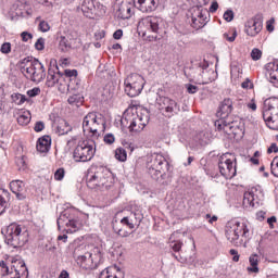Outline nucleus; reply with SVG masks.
Returning <instances> with one entry per match:
<instances>
[{
  "label": "nucleus",
  "mask_w": 278,
  "mask_h": 278,
  "mask_svg": "<svg viewBox=\"0 0 278 278\" xmlns=\"http://www.w3.org/2000/svg\"><path fill=\"white\" fill-rule=\"evenodd\" d=\"M59 92L65 94V92H76L81 93L84 92V85H81V80L79 78H72L61 87H59Z\"/></svg>",
  "instance_id": "nucleus-19"
},
{
  "label": "nucleus",
  "mask_w": 278,
  "mask_h": 278,
  "mask_svg": "<svg viewBox=\"0 0 278 278\" xmlns=\"http://www.w3.org/2000/svg\"><path fill=\"white\" fill-rule=\"evenodd\" d=\"M67 102L70 105H76V108H79L81 103H84V96L81 93H74L68 97Z\"/></svg>",
  "instance_id": "nucleus-31"
},
{
  "label": "nucleus",
  "mask_w": 278,
  "mask_h": 278,
  "mask_svg": "<svg viewBox=\"0 0 278 278\" xmlns=\"http://www.w3.org/2000/svg\"><path fill=\"white\" fill-rule=\"evenodd\" d=\"M51 149V137L46 135L38 139L37 141V151L39 153H49Z\"/></svg>",
  "instance_id": "nucleus-25"
},
{
  "label": "nucleus",
  "mask_w": 278,
  "mask_h": 278,
  "mask_svg": "<svg viewBox=\"0 0 278 278\" xmlns=\"http://www.w3.org/2000/svg\"><path fill=\"white\" fill-rule=\"evenodd\" d=\"M278 98H268L264 101L263 118L269 129H278Z\"/></svg>",
  "instance_id": "nucleus-8"
},
{
  "label": "nucleus",
  "mask_w": 278,
  "mask_h": 278,
  "mask_svg": "<svg viewBox=\"0 0 278 278\" xmlns=\"http://www.w3.org/2000/svg\"><path fill=\"white\" fill-rule=\"evenodd\" d=\"M236 36H238V34L236 31L230 37L228 34H224V38H226V40H228V42H233L236 40Z\"/></svg>",
  "instance_id": "nucleus-61"
},
{
  "label": "nucleus",
  "mask_w": 278,
  "mask_h": 278,
  "mask_svg": "<svg viewBox=\"0 0 278 278\" xmlns=\"http://www.w3.org/2000/svg\"><path fill=\"white\" fill-rule=\"evenodd\" d=\"M271 175H274V177H278V167H271Z\"/></svg>",
  "instance_id": "nucleus-64"
},
{
  "label": "nucleus",
  "mask_w": 278,
  "mask_h": 278,
  "mask_svg": "<svg viewBox=\"0 0 278 278\" xmlns=\"http://www.w3.org/2000/svg\"><path fill=\"white\" fill-rule=\"evenodd\" d=\"M81 12L86 18H93L94 16V1L84 0L81 3Z\"/></svg>",
  "instance_id": "nucleus-27"
},
{
  "label": "nucleus",
  "mask_w": 278,
  "mask_h": 278,
  "mask_svg": "<svg viewBox=\"0 0 278 278\" xmlns=\"http://www.w3.org/2000/svg\"><path fill=\"white\" fill-rule=\"evenodd\" d=\"M7 244L13 249H21L29 242V230L23 225L11 224L7 228Z\"/></svg>",
  "instance_id": "nucleus-5"
},
{
  "label": "nucleus",
  "mask_w": 278,
  "mask_h": 278,
  "mask_svg": "<svg viewBox=\"0 0 278 278\" xmlns=\"http://www.w3.org/2000/svg\"><path fill=\"white\" fill-rule=\"evenodd\" d=\"M162 17L147 16L141 18L139 25L146 27L148 31H152L153 34H160V27L162 26Z\"/></svg>",
  "instance_id": "nucleus-18"
},
{
  "label": "nucleus",
  "mask_w": 278,
  "mask_h": 278,
  "mask_svg": "<svg viewBox=\"0 0 278 278\" xmlns=\"http://www.w3.org/2000/svg\"><path fill=\"white\" fill-rule=\"evenodd\" d=\"M11 97H12V101H14L16 105H23L25 101H29V99H27L25 94H21V93H13Z\"/></svg>",
  "instance_id": "nucleus-38"
},
{
  "label": "nucleus",
  "mask_w": 278,
  "mask_h": 278,
  "mask_svg": "<svg viewBox=\"0 0 278 278\" xmlns=\"http://www.w3.org/2000/svg\"><path fill=\"white\" fill-rule=\"evenodd\" d=\"M45 42H47V40L42 37L38 38L37 41L35 42V49L37 51H45Z\"/></svg>",
  "instance_id": "nucleus-43"
},
{
  "label": "nucleus",
  "mask_w": 278,
  "mask_h": 278,
  "mask_svg": "<svg viewBox=\"0 0 278 278\" xmlns=\"http://www.w3.org/2000/svg\"><path fill=\"white\" fill-rule=\"evenodd\" d=\"M84 134H91L92 138H99L105 131V118L97 113H88L83 119Z\"/></svg>",
  "instance_id": "nucleus-7"
},
{
  "label": "nucleus",
  "mask_w": 278,
  "mask_h": 278,
  "mask_svg": "<svg viewBox=\"0 0 278 278\" xmlns=\"http://www.w3.org/2000/svg\"><path fill=\"white\" fill-rule=\"evenodd\" d=\"M10 207V193L5 189L0 188V216Z\"/></svg>",
  "instance_id": "nucleus-28"
},
{
  "label": "nucleus",
  "mask_w": 278,
  "mask_h": 278,
  "mask_svg": "<svg viewBox=\"0 0 278 278\" xmlns=\"http://www.w3.org/2000/svg\"><path fill=\"white\" fill-rule=\"evenodd\" d=\"M233 11L232 10H227L224 13V20H226L227 23H231V21H233Z\"/></svg>",
  "instance_id": "nucleus-49"
},
{
  "label": "nucleus",
  "mask_w": 278,
  "mask_h": 278,
  "mask_svg": "<svg viewBox=\"0 0 278 278\" xmlns=\"http://www.w3.org/2000/svg\"><path fill=\"white\" fill-rule=\"evenodd\" d=\"M233 112V101L230 98L224 99L218 106L217 116L219 121H227Z\"/></svg>",
  "instance_id": "nucleus-20"
},
{
  "label": "nucleus",
  "mask_w": 278,
  "mask_h": 278,
  "mask_svg": "<svg viewBox=\"0 0 278 278\" xmlns=\"http://www.w3.org/2000/svg\"><path fill=\"white\" fill-rule=\"evenodd\" d=\"M59 229H62V227H65L66 233H75L76 231H79L81 227V223L75 218H68L67 213L61 214L60 217L56 220Z\"/></svg>",
  "instance_id": "nucleus-16"
},
{
  "label": "nucleus",
  "mask_w": 278,
  "mask_h": 278,
  "mask_svg": "<svg viewBox=\"0 0 278 278\" xmlns=\"http://www.w3.org/2000/svg\"><path fill=\"white\" fill-rule=\"evenodd\" d=\"M64 175H66V172L64 170V168H59L54 173V179L56 181H62V179H64Z\"/></svg>",
  "instance_id": "nucleus-45"
},
{
  "label": "nucleus",
  "mask_w": 278,
  "mask_h": 278,
  "mask_svg": "<svg viewBox=\"0 0 278 278\" xmlns=\"http://www.w3.org/2000/svg\"><path fill=\"white\" fill-rule=\"evenodd\" d=\"M39 29L45 34L51 29V26H49V23L47 21H41L39 23Z\"/></svg>",
  "instance_id": "nucleus-50"
},
{
  "label": "nucleus",
  "mask_w": 278,
  "mask_h": 278,
  "mask_svg": "<svg viewBox=\"0 0 278 278\" xmlns=\"http://www.w3.org/2000/svg\"><path fill=\"white\" fill-rule=\"evenodd\" d=\"M267 153H278L277 143H271L270 147L267 150Z\"/></svg>",
  "instance_id": "nucleus-60"
},
{
  "label": "nucleus",
  "mask_w": 278,
  "mask_h": 278,
  "mask_svg": "<svg viewBox=\"0 0 278 278\" xmlns=\"http://www.w3.org/2000/svg\"><path fill=\"white\" fill-rule=\"evenodd\" d=\"M10 189L13 194L16 195L18 201H24V199L27 198V195L25 194V184L22 180H12L10 182Z\"/></svg>",
  "instance_id": "nucleus-21"
},
{
  "label": "nucleus",
  "mask_w": 278,
  "mask_h": 278,
  "mask_svg": "<svg viewBox=\"0 0 278 278\" xmlns=\"http://www.w3.org/2000/svg\"><path fill=\"white\" fill-rule=\"evenodd\" d=\"M104 142L105 144H114V142H116V137H114V134L109 132L104 136Z\"/></svg>",
  "instance_id": "nucleus-46"
},
{
  "label": "nucleus",
  "mask_w": 278,
  "mask_h": 278,
  "mask_svg": "<svg viewBox=\"0 0 278 278\" xmlns=\"http://www.w3.org/2000/svg\"><path fill=\"white\" fill-rule=\"evenodd\" d=\"M115 160H118V162H127V150H125V148H117L115 150Z\"/></svg>",
  "instance_id": "nucleus-37"
},
{
  "label": "nucleus",
  "mask_w": 278,
  "mask_h": 278,
  "mask_svg": "<svg viewBox=\"0 0 278 278\" xmlns=\"http://www.w3.org/2000/svg\"><path fill=\"white\" fill-rule=\"evenodd\" d=\"M62 76L65 84H67V81L77 79V70H65L64 73H62Z\"/></svg>",
  "instance_id": "nucleus-35"
},
{
  "label": "nucleus",
  "mask_w": 278,
  "mask_h": 278,
  "mask_svg": "<svg viewBox=\"0 0 278 278\" xmlns=\"http://www.w3.org/2000/svg\"><path fill=\"white\" fill-rule=\"evenodd\" d=\"M124 149H127V151H130V153H134V143L129 142V141H123L122 142Z\"/></svg>",
  "instance_id": "nucleus-54"
},
{
  "label": "nucleus",
  "mask_w": 278,
  "mask_h": 278,
  "mask_svg": "<svg viewBox=\"0 0 278 278\" xmlns=\"http://www.w3.org/2000/svg\"><path fill=\"white\" fill-rule=\"evenodd\" d=\"M250 267H248L249 273H260V268L257 267V254H253L249 258Z\"/></svg>",
  "instance_id": "nucleus-34"
},
{
  "label": "nucleus",
  "mask_w": 278,
  "mask_h": 278,
  "mask_svg": "<svg viewBox=\"0 0 278 278\" xmlns=\"http://www.w3.org/2000/svg\"><path fill=\"white\" fill-rule=\"evenodd\" d=\"M71 131H73V127H71L67 122L61 123L56 128V134H59V136H66V134Z\"/></svg>",
  "instance_id": "nucleus-33"
},
{
  "label": "nucleus",
  "mask_w": 278,
  "mask_h": 278,
  "mask_svg": "<svg viewBox=\"0 0 278 278\" xmlns=\"http://www.w3.org/2000/svg\"><path fill=\"white\" fill-rule=\"evenodd\" d=\"M226 238L233 247H242L251 240V230L244 223L230 222L226 226Z\"/></svg>",
  "instance_id": "nucleus-3"
},
{
  "label": "nucleus",
  "mask_w": 278,
  "mask_h": 278,
  "mask_svg": "<svg viewBox=\"0 0 278 278\" xmlns=\"http://www.w3.org/2000/svg\"><path fill=\"white\" fill-rule=\"evenodd\" d=\"M99 278H122V277H118V275H113V274H112V269L105 268V269H103V270L100 273Z\"/></svg>",
  "instance_id": "nucleus-41"
},
{
  "label": "nucleus",
  "mask_w": 278,
  "mask_h": 278,
  "mask_svg": "<svg viewBox=\"0 0 278 278\" xmlns=\"http://www.w3.org/2000/svg\"><path fill=\"white\" fill-rule=\"evenodd\" d=\"M125 86V92L128 97H138V94H140V92H142V89H138L136 87H134V85L131 84H124Z\"/></svg>",
  "instance_id": "nucleus-32"
},
{
  "label": "nucleus",
  "mask_w": 278,
  "mask_h": 278,
  "mask_svg": "<svg viewBox=\"0 0 278 278\" xmlns=\"http://www.w3.org/2000/svg\"><path fill=\"white\" fill-rule=\"evenodd\" d=\"M112 227L114 233L119 236V238H129V231L125 229L127 227L128 229H136V226L130 222L129 217H123L119 222L113 220Z\"/></svg>",
  "instance_id": "nucleus-17"
},
{
  "label": "nucleus",
  "mask_w": 278,
  "mask_h": 278,
  "mask_svg": "<svg viewBox=\"0 0 278 278\" xmlns=\"http://www.w3.org/2000/svg\"><path fill=\"white\" fill-rule=\"evenodd\" d=\"M219 173L225 179H233L237 175L236 156L233 154H225L218 162Z\"/></svg>",
  "instance_id": "nucleus-11"
},
{
  "label": "nucleus",
  "mask_w": 278,
  "mask_h": 278,
  "mask_svg": "<svg viewBox=\"0 0 278 278\" xmlns=\"http://www.w3.org/2000/svg\"><path fill=\"white\" fill-rule=\"evenodd\" d=\"M159 110L167 117L173 118V116H177L179 112H181V105L174 99L168 97H159L156 99Z\"/></svg>",
  "instance_id": "nucleus-10"
},
{
  "label": "nucleus",
  "mask_w": 278,
  "mask_h": 278,
  "mask_svg": "<svg viewBox=\"0 0 278 278\" xmlns=\"http://www.w3.org/2000/svg\"><path fill=\"white\" fill-rule=\"evenodd\" d=\"M230 255H233L232 262H240V254H238V251L235 249H231L229 251Z\"/></svg>",
  "instance_id": "nucleus-56"
},
{
  "label": "nucleus",
  "mask_w": 278,
  "mask_h": 278,
  "mask_svg": "<svg viewBox=\"0 0 278 278\" xmlns=\"http://www.w3.org/2000/svg\"><path fill=\"white\" fill-rule=\"evenodd\" d=\"M275 71H278V62H270L267 64V73L270 75V73H275Z\"/></svg>",
  "instance_id": "nucleus-48"
},
{
  "label": "nucleus",
  "mask_w": 278,
  "mask_h": 278,
  "mask_svg": "<svg viewBox=\"0 0 278 278\" xmlns=\"http://www.w3.org/2000/svg\"><path fill=\"white\" fill-rule=\"evenodd\" d=\"M138 3L140 12H153L155 10V0H134Z\"/></svg>",
  "instance_id": "nucleus-29"
},
{
  "label": "nucleus",
  "mask_w": 278,
  "mask_h": 278,
  "mask_svg": "<svg viewBox=\"0 0 278 278\" xmlns=\"http://www.w3.org/2000/svg\"><path fill=\"white\" fill-rule=\"evenodd\" d=\"M78 262L88 265L92 264V262H94V258H92V253L87 252L84 255L78 256Z\"/></svg>",
  "instance_id": "nucleus-39"
},
{
  "label": "nucleus",
  "mask_w": 278,
  "mask_h": 278,
  "mask_svg": "<svg viewBox=\"0 0 278 278\" xmlns=\"http://www.w3.org/2000/svg\"><path fill=\"white\" fill-rule=\"evenodd\" d=\"M217 10H218V2L216 0H214L208 9V12L214 14V12H216Z\"/></svg>",
  "instance_id": "nucleus-58"
},
{
  "label": "nucleus",
  "mask_w": 278,
  "mask_h": 278,
  "mask_svg": "<svg viewBox=\"0 0 278 278\" xmlns=\"http://www.w3.org/2000/svg\"><path fill=\"white\" fill-rule=\"evenodd\" d=\"M65 80L64 77L62 76V72H60V67H58V64H51L49 70H48V76H47V81L46 85L48 88H53L58 87V90L60 91V88L64 86Z\"/></svg>",
  "instance_id": "nucleus-14"
},
{
  "label": "nucleus",
  "mask_w": 278,
  "mask_h": 278,
  "mask_svg": "<svg viewBox=\"0 0 278 278\" xmlns=\"http://www.w3.org/2000/svg\"><path fill=\"white\" fill-rule=\"evenodd\" d=\"M17 123L22 127L29 125V123H31V113L29 111L20 112L17 116Z\"/></svg>",
  "instance_id": "nucleus-30"
},
{
  "label": "nucleus",
  "mask_w": 278,
  "mask_h": 278,
  "mask_svg": "<svg viewBox=\"0 0 278 278\" xmlns=\"http://www.w3.org/2000/svg\"><path fill=\"white\" fill-rule=\"evenodd\" d=\"M118 18L123 21H127V18H131V3L122 2L117 10Z\"/></svg>",
  "instance_id": "nucleus-26"
},
{
  "label": "nucleus",
  "mask_w": 278,
  "mask_h": 278,
  "mask_svg": "<svg viewBox=\"0 0 278 278\" xmlns=\"http://www.w3.org/2000/svg\"><path fill=\"white\" fill-rule=\"evenodd\" d=\"M18 66L24 77L35 84H40V81L47 77L45 65L39 62L38 59H34L33 56H26L20 60Z\"/></svg>",
  "instance_id": "nucleus-2"
},
{
  "label": "nucleus",
  "mask_w": 278,
  "mask_h": 278,
  "mask_svg": "<svg viewBox=\"0 0 278 278\" xmlns=\"http://www.w3.org/2000/svg\"><path fill=\"white\" fill-rule=\"evenodd\" d=\"M27 94H28L30 98L38 97V94H40V88H39V87H34L33 89H29V90L27 91Z\"/></svg>",
  "instance_id": "nucleus-52"
},
{
  "label": "nucleus",
  "mask_w": 278,
  "mask_h": 278,
  "mask_svg": "<svg viewBox=\"0 0 278 278\" xmlns=\"http://www.w3.org/2000/svg\"><path fill=\"white\" fill-rule=\"evenodd\" d=\"M108 179H110V170L103 166L91 167L87 172V188L97 190V188H108Z\"/></svg>",
  "instance_id": "nucleus-6"
},
{
  "label": "nucleus",
  "mask_w": 278,
  "mask_h": 278,
  "mask_svg": "<svg viewBox=\"0 0 278 278\" xmlns=\"http://www.w3.org/2000/svg\"><path fill=\"white\" fill-rule=\"evenodd\" d=\"M59 49L64 53L71 49V42H68V39L66 37H61V40L59 42Z\"/></svg>",
  "instance_id": "nucleus-40"
},
{
  "label": "nucleus",
  "mask_w": 278,
  "mask_h": 278,
  "mask_svg": "<svg viewBox=\"0 0 278 278\" xmlns=\"http://www.w3.org/2000/svg\"><path fill=\"white\" fill-rule=\"evenodd\" d=\"M260 202L257 200V188H252L243 194L244 207H255Z\"/></svg>",
  "instance_id": "nucleus-22"
},
{
  "label": "nucleus",
  "mask_w": 278,
  "mask_h": 278,
  "mask_svg": "<svg viewBox=\"0 0 278 278\" xmlns=\"http://www.w3.org/2000/svg\"><path fill=\"white\" fill-rule=\"evenodd\" d=\"M122 127H128L129 131L140 132L149 125V114H144L138 109L127 110L122 119Z\"/></svg>",
  "instance_id": "nucleus-4"
},
{
  "label": "nucleus",
  "mask_w": 278,
  "mask_h": 278,
  "mask_svg": "<svg viewBox=\"0 0 278 278\" xmlns=\"http://www.w3.org/2000/svg\"><path fill=\"white\" fill-rule=\"evenodd\" d=\"M21 38L23 42H28L29 40H31V38H34V35H31V33L23 31L21 34Z\"/></svg>",
  "instance_id": "nucleus-53"
},
{
  "label": "nucleus",
  "mask_w": 278,
  "mask_h": 278,
  "mask_svg": "<svg viewBox=\"0 0 278 278\" xmlns=\"http://www.w3.org/2000/svg\"><path fill=\"white\" fill-rule=\"evenodd\" d=\"M186 87H187V92H189V94H197V92H199L198 86L188 84V85H186Z\"/></svg>",
  "instance_id": "nucleus-51"
},
{
  "label": "nucleus",
  "mask_w": 278,
  "mask_h": 278,
  "mask_svg": "<svg viewBox=\"0 0 278 278\" xmlns=\"http://www.w3.org/2000/svg\"><path fill=\"white\" fill-rule=\"evenodd\" d=\"M147 168L148 175L152 179L163 186H168V168H170V165L164 155L159 153L152 154L148 160Z\"/></svg>",
  "instance_id": "nucleus-1"
},
{
  "label": "nucleus",
  "mask_w": 278,
  "mask_h": 278,
  "mask_svg": "<svg viewBox=\"0 0 278 278\" xmlns=\"http://www.w3.org/2000/svg\"><path fill=\"white\" fill-rule=\"evenodd\" d=\"M251 58L254 60V62H257V60H262V50L254 48L251 52Z\"/></svg>",
  "instance_id": "nucleus-44"
},
{
  "label": "nucleus",
  "mask_w": 278,
  "mask_h": 278,
  "mask_svg": "<svg viewBox=\"0 0 278 278\" xmlns=\"http://www.w3.org/2000/svg\"><path fill=\"white\" fill-rule=\"evenodd\" d=\"M126 217H128V219H130L131 224L135 227H140V223H142V214H140V213H130Z\"/></svg>",
  "instance_id": "nucleus-36"
},
{
  "label": "nucleus",
  "mask_w": 278,
  "mask_h": 278,
  "mask_svg": "<svg viewBox=\"0 0 278 278\" xmlns=\"http://www.w3.org/2000/svg\"><path fill=\"white\" fill-rule=\"evenodd\" d=\"M215 127H217L218 131H225L229 136H233V138H242L244 136V129L238 122L229 121V119H218L215 122Z\"/></svg>",
  "instance_id": "nucleus-12"
},
{
  "label": "nucleus",
  "mask_w": 278,
  "mask_h": 278,
  "mask_svg": "<svg viewBox=\"0 0 278 278\" xmlns=\"http://www.w3.org/2000/svg\"><path fill=\"white\" fill-rule=\"evenodd\" d=\"M124 84H130V86H134L139 90H142L144 88V78L139 74H130L124 80Z\"/></svg>",
  "instance_id": "nucleus-24"
},
{
  "label": "nucleus",
  "mask_w": 278,
  "mask_h": 278,
  "mask_svg": "<svg viewBox=\"0 0 278 278\" xmlns=\"http://www.w3.org/2000/svg\"><path fill=\"white\" fill-rule=\"evenodd\" d=\"M270 81H278V70L270 72L269 74Z\"/></svg>",
  "instance_id": "nucleus-62"
},
{
  "label": "nucleus",
  "mask_w": 278,
  "mask_h": 278,
  "mask_svg": "<svg viewBox=\"0 0 278 278\" xmlns=\"http://www.w3.org/2000/svg\"><path fill=\"white\" fill-rule=\"evenodd\" d=\"M0 51L4 55H8V54L12 53V43H10V42L2 43L1 48H0Z\"/></svg>",
  "instance_id": "nucleus-42"
},
{
  "label": "nucleus",
  "mask_w": 278,
  "mask_h": 278,
  "mask_svg": "<svg viewBox=\"0 0 278 278\" xmlns=\"http://www.w3.org/2000/svg\"><path fill=\"white\" fill-rule=\"evenodd\" d=\"M97 148L92 144V141H81L77 144L73 152V159L75 162H90L94 157Z\"/></svg>",
  "instance_id": "nucleus-9"
},
{
  "label": "nucleus",
  "mask_w": 278,
  "mask_h": 278,
  "mask_svg": "<svg viewBox=\"0 0 278 278\" xmlns=\"http://www.w3.org/2000/svg\"><path fill=\"white\" fill-rule=\"evenodd\" d=\"M275 20L271 17L269 21H267L266 28L267 31H275Z\"/></svg>",
  "instance_id": "nucleus-55"
},
{
  "label": "nucleus",
  "mask_w": 278,
  "mask_h": 278,
  "mask_svg": "<svg viewBox=\"0 0 278 278\" xmlns=\"http://www.w3.org/2000/svg\"><path fill=\"white\" fill-rule=\"evenodd\" d=\"M35 131L40 132L42 129H45V123L43 122H37L34 127Z\"/></svg>",
  "instance_id": "nucleus-57"
},
{
  "label": "nucleus",
  "mask_w": 278,
  "mask_h": 278,
  "mask_svg": "<svg viewBox=\"0 0 278 278\" xmlns=\"http://www.w3.org/2000/svg\"><path fill=\"white\" fill-rule=\"evenodd\" d=\"M208 66L210 65L207 63H205V62L200 63L199 71H202V74L205 75V71H207Z\"/></svg>",
  "instance_id": "nucleus-63"
},
{
  "label": "nucleus",
  "mask_w": 278,
  "mask_h": 278,
  "mask_svg": "<svg viewBox=\"0 0 278 278\" xmlns=\"http://www.w3.org/2000/svg\"><path fill=\"white\" fill-rule=\"evenodd\" d=\"M113 38L115 40H121L123 38V29H117L114 34H113Z\"/></svg>",
  "instance_id": "nucleus-59"
},
{
  "label": "nucleus",
  "mask_w": 278,
  "mask_h": 278,
  "mask_svg": "<svg viewBox=\"0 0 278 278\" xmlns=\"http://www.w3.org/2000/svg\"><path fill=\"white\" fill-rule=\"evenodd\" d=\"M181 247H184V242L181 241H174L170 243V248L175 253H179V251H181Z\"/></svg>",
  "instance_id": "nucleus-47"
},
{
  "label": "nucleus",
  "mask_w": 278,
  "mask_h": 278,
  "mask_svg": "<svg viewBox=\"0 0 278 278\" xmlns=\"http://www.w3.org/2000/svg\"><path fill=\"white\" fill-rule=\"evenodd\" d=\"M0 273L2 278H21V273L14 267H9L5 261H0Z\"/></svg>",
  "instance_id": "nucleus-23"
},
{
  "label": "nucleus",
  "mask_w": 278,
  "mask_h": 278,
  "mask_svg": "<svg viewBox=\"0 0 278 278\" xmlns=\"http://www.w3.org/2000/svg\"><path fill=\"white\" fill-rule=\"evenodd\" d=\"M191 14V27L193 29H202L207 25V10L202 7H193L190 9Z\"/></svg>",
  "instance_id": "nucleus-13"
},
{
  "label": "nucleus",
  "mask_w": 278,
  "mask_h": 278,
  "mask_svg": "<svg viewBox=\"0 0 278 278\" xmlns=\"http://www.w3.org/2000/svg\"><path fill=\"white\" fill-rule=\"evenodd\" d=\"M264 27V20L262 15L257 14L245 22L244 31L247 36H251V38H255L260 31H262Z\"/></svg>",
  "instance_id": "nucleus-15"
}]
</instances>
